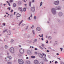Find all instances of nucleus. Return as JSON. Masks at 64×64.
<instances>
[{
  "label": "nucleus",
  "mask_w": 64,
  "mask_h": 64,
  "mask_svg": "<svg viewBox=\"0 0 64 64\" xmlns=\"http://www.w3.org/2000/svg\"><path fill=\"white\" fill-rule=\"evenodd\" d=\"M61 9V6H57L55 8H52L51 10V12L53 15L56 14V10H60Z\"/></svg>",
  "instance_id": "nucleus-1"
},
{
  "label": "nucleus",
  "mask_w": 64,
  "mask_h": 64,
  "mask_svg": "<svg viewBox=\"0 0 64 64\" xmlns=\"http://www.w3.org/2000/svg\"><path fill=\"white\" fill-rule=\"evenodd\" d=\"M18 62L20 64H24V61L21 59H19Z\"/></svg>",
  "instance_id": "nucleus-2"
},
{
  "label": "nucleus",
  "mask_w": 64,
  "mask_h": 64,
  "mask_svg": "<svg viewBox=\"0 0 64 64\" xmlns=\"http://www.w3.org/2000/svg\"><path fill=\"white\" fill-rule=\"evenodd\" d=\"M10 53H11L12 54H14V48H10Z\"/></svg>",
  "instance_id": "nucleus-3"
},
{
  "label": "nucleus",
  "mask_w": 64,
  "mask_h": 64,
  "mask_svg": "<svg viewBox=\"0 0 64 64\" xmlns=\"http://www.w3.org/2000/svg\"><path fill=\"white\" fill-rule=\"evenodd\" d=\"M59 1L57 0L56 1H54V4L55 5H58L59 4Z\"/></svg>",
  "instance_id": "nucleus-4"
},
{
  "label": "nucleus",
  "mask_w": 64,
  "mask_h": 64,
  "mask_svg": "<svg viewBox=\"0 0 64 64\" xmlns=\"http://www.w3.org/2000/svg\"><path fill=\"white\" fill-rule=\"evenodd\" d=\"M20 52L21 54H23L24 53V50L22 48H20Z\"/></svg>",
  "instance_id": "nucleus-5"
},
{
  "label": "nucleus",
  "mask_w": 64,
  "mask_h": 64,
  "mask_svg": "<svg viewBox=\"0 0 64 64\" xmlns=\"http://www.w3.org/2000/svg\"><path fill=\"white\" fill-rule=\"evenodd\" d=\"M58 15L59 16L61 17L63 15V13L62 12H59L58 13Z\"/></svg>",
  "instance_id": "nucleus-6"
},
{
  "label": "nucleus",
  "mask_w": 64,
  "mask_h": 64,
  "mask_svg": "<svg viewBox=\"0 0 64 64\" xmlns=\"http://www.w3.org/2000/svg\"><path fill=\"white\" fill-rule=\"evenodd\" d=\"M34 63L35 64H39V61L37 60H35L34 61Z\"/></svg>",
  "instance_id": "nucleus-7"
},
{
  "label": "nucleus",
  "mask_w": 64,
  "mask_h": 64,
  "mask_svg": "<svg viewBox=\"0 0 64 64\" xmlns=\"http://www.w3.org/2000/svg\"><path fill=\"white\" fill-rule=\"evenodd\" d=\"M36 29L37 31H40L41 30V28L39 27H37L36 28Z\"/></svg>",
  "instance_id": "nucleus-8"
},
{
  "label": "nucleus",
  "mask_w": 64,
  "mask_h": 64,
  "mask_svg": "<svg viewBox=\"0 0 64 64\" xmlns=\"http://www.w3.org/2000/svg\"><path fill=\"white\" fill-rule=\"evenodd\" d=\"M31 10L32 11V12H34L35 11V8L34 7H32V8H31Z\"/></svg>",
  "instance_id": "nucleus-9"
},
{
  "label": "nucleus",
  "mask_w": 64,
  "mask_h": 64,
  "mask_svg": "<svg viewBox=\"0 0 64 64\" xmlns=\"http://www.w3.org/2000/svg\"><path fill=\"white\" fill-rule=\"evenodd\" d=\"M18 10H19V11H20L22 12V11H23V10H22V8L21 7H18Z\"/></svg>",
  "instance_id": "nucleus-10"
},
{
  "label": "nucleus",
  "mask_w": 64,
  "mask_h": 64,
  "mask_svg": "<svg viewBox=\"0 0 64 64\" xmlns=\"http://www.w3.org/2000/svg\"><path fill=\"white\" fill-rule=\"evenodd\" d=\"M5 61H9V58H8L7 56H6L5 58Z\"/></svg>",
  "instance_id": "nucleus-11"
},
{
  "label": "nucleus",
  "mask_w": 64,
  "mask_h": 64,
  "mask_svg": "<svg viewBox=\"0 0 64 64\" xmlns=\"http://www.w3.org/2000/svg\"><path fill=\"white\" fill-rule=\"evenodd\" d=\"M27 53L28 54L30 55L32 54V52H31V51L30 50H28L27 52Z\"/></svg>",
  "instance_id": "nucleus-12"
},
{
  "label": "nucleus",
  "mask_w": 64,
  "mask_h": 64,
  "mask_svg": "<svg viewBox=\"0 0 64 64\" xmlns=\"http://www.w3.org/2000/svg\"><path fill=\"white\" fill-rule=\"evenodd\" d=\"M38 56L40 58H43V55L41 54H38Z\"/></svg>",
  "instance_id": "nucleus-13"
},
{
  "label": "nucleus",
  "mask_w": 64,
  "mask_h": 64,
  "mask_svg": "<svg viewBox=\"0 0 64 64\" xmlns=\"http://www.w3.org/2000/svg\"><path fill=\"white\" fill-rule=\"evenodd\" d=\"M53 33L55 34H57V31L56 30H53Z\"/></svg>",
  "instance_id": "nucleus-14"
},
{
  "label": "nucleus",
  "mask_w": 64,
  "mask_h": 64,
  "mask_svg": "<svg viewBox=\"0 0 64 64\" xmlns=\"http://www.w3.org/2000/svg\"><path fill=\"white\" fill-rule=\"evenodd\" d=\"M16 16L17 17H19L21 16V14H16Z\"/></svg>",
  "instance_id": "nucleus-15"
},
{
  "label": "nucleus",
  "mask_w": 64,
  "mask_h": 64,
  "mask_svg": "<svg viewBox=\"0 0 64 64\" xmlns=\"http://www.w3.org/2000/svg\"><path fill=\"white\" fill-rule=\"evenodd\" d=\"M48 38L49 40H51V39H52V37L50 36H49L48 37Z\"/></svg>",
  "instance_id": "nucleus-16"
},
{
  "label": "nucleus",
  "mask_w": 64,
  "mask_h": 64,
  "mask_svg": "<svg viewBox=\"0 0 64 64\" xmlns=\"http://www.w3.org/2000/svg\"><path fill=\"white\" fill-rule=\"evenodd\" d=\"M30 62L29 61H27L26 62V63L27 64H30Z\"/></svg>",
  "instance_id": "nucleus-17"
},
{
  "label": "nucleus",
  "mask_w": 64,
  "mask_h": 64,
  "mask_svg": "<svg viewBox=\"0 0 64 64\" xmlns=\"http://www.w3.org/2000/svg\"><path fill=\"white\" fill-rule=\"evenodd\" d=\"M7 57H8V59H9V60H11V59H12V58L11 57V56H8Z\"/></svg>",
  "instance_id": "nucleus-18"
},
{
  "label": "nucleus",
  "mask_w": 64,
  "mask_h": 64,
  "mask_svg": "<svg viewBox=\"0 0 64 64\" xmlns=\"http://www.w3.org/2000/svg\"><path fill=\"white\" fill-rule=\"evenodd\" d=\"M16 4L15 3H14L13 5V7H16Z\"/></svg>",
  "instance_id": "nucleus-19"
},
{
  "label": "nucleus",
  "mask_w": 64,
  "mask_h": 64,
  "mask_svg": "<svg viewBox=\"0 0 64 64\" xmlns=\"http://www.w3.org/2000/svg\"><path fill=\"white\" fill-rule=\"evenodd\" d=\"M8 64H12V62H8L7 63Z\"/></svg>",
  "instance_id": "nucleus-20"
},
{
  "label": "nucleus",
  "mask_w": 64,
  "mask_h": 64,
  "mask_svg": "<svg viewBox=\"0 0 64 64\" xmlns=\"http://www.w3.org/2000/svg\"><path fill=\"white\" fill-rule=\"evenodd\" d=\"M4 47L5 49H7L8 47V46L7 45L5 46Z\"/></svg>",
  "instance_id": "nucleus-21"
},
{
  "label": "nucleus",
  "mask_w": 64,
  "mask_h": 64,
  "mask_svg": "<svg viewBox=\"0 0 64 64\" xmlns=\"http://www.w3.org/2000/svg\"><path fill=\"white\" fill-rule=\"evenodd\" d=\"M31 2H30L29 3V6L31 7Z\"/></svg>",
  "instance_id": "nucleus-22"
},
{
  "label": "nucleus",
  "mask_w": 64,
  "mask_h": 64,
  "mask_svg": "<svg viewBox=\"0 0 64 64\" xmlns=\"http://www.w3.org/2000/svg\"><path fill=\"white\" fill-rule=\"evenodd\" d=\"M26 8H24L23 9L24 11V12L26 11Z\"/></svg>",
  "instance_id": "nucleus-23"
},
{
  "label": "nucleus",
  "mask_w": 64,
  "mask_h": 64,
  "mask_svg": "<svg viewBox=\"0 0 64 64\" xmlns=\"http://www.w3.org/2000/svg\"><path fill=\"white\" fill-rule=\"evenodd\" d=\"M14 40L13 39H11L10 40V42H14Z\"/></svg>",
  "instance_id": "nucleus-24"
},
{
  "label": "nucleus",
  "mask_w": 64,
  "mask_h": 64,
  "mask_svg": "<svg viewBox=\"0 0 64 64\" xmlns=\"http://www.w3.org/2000/svg\"><path fill=\"white\" fill-rule=\"evenodd\" d=\"M41 46H42V47H44V46H45V45H44V44H42Z\"/></svg>",
  "instance_id": "nucleus-25"
},
{
  "label": "nucleus",
  "mask_w": 64,
  "mask_h": 64,
  "mask_svg": "<svg viewBox=\"0 0 64 64\" xmlns=\"http://www.w3.org/2000/svg\"><path fill=\"white\" fill-rule=\"evenodd\" d=\"M42 4H43V2H41L40 3V7H41V6H42Z\"/></svg>",
  "instance_id": "nucleus-26"
},
{
  "label": "nucleus",
  "mask_w": 64,
  "mask_h": 64,
  "mask_svg": "<svg viewBox=\"0 0 64 64\" xmlns=\"http://www.w3.org/2000/svg\"><path fill=\"white\" fill-rule=\"evenodd\" d=\"M32 58H35V56H31Z\"/></svg>",
  "instance_id": "nucleus-27"
},
{
  "label": "nucleus",
  "mask_w": 64,
  "mask_h": 64,
  "mask_svg": "<svg viewBox=\"0 0 64 64\" xmlns=\"http://www.w3.org/2000/svg\"><path fill=\"white\" fill-rule=\"evenodd\" d=\"M39 47L42 50H43V48L41 46H39Z\"/></svg>",
  "instance_id": "nucleus-28"
},
{
  "label": "nucleus",
  "mask_w": 64,
  "mask_h": 64,
  "mask_svg": "<svg viewBox=\"0 0 64 64\" xmlns=\"http://www.w3.org/2000/svg\"><path fill=\"white\" fill-rule=\"evenodd\" d=\"M28 26H26V27L25 28V30H27V29H28Z\"/></svg>",
  "instance_id": "nucleus-29"
},
{
  "label": "nucleus",
  "mask_w": 64,
  "mask_h": 64,
  "mask_svg": "<svg viewBox=\"0 0 64 64\" xmlns=\"http://www.w3.org/2000/svg\"><path fill=\"white\" fill-rule=\"evenodd\" d=\"M32 32L34 34H35V32L34 31V30H32Z\"/></svg>",
  "instance_id": "nucleus-30"
},
{
  "label": "nucleus",
  "mask_w": 64,
  "mask_h": 64,
  "mask_svg": "<svg viewBox=\"0 0 64 64\" xmlns=\"http://www.w3.org/2000/svg\"><path fill=\"white\" fill-rule=\"evenodd\" d=\"M18 5H20L21 4V2H18Z\"/></svg>",
  "instance_id": "nucleus-31"
},
{
  "label": "nucleus",
  "mask_w": 64,
  "mask_h": 64,
  "mask_svg": "<svg viewBox=\"0 0 64 64\" xmlns=\"http://www.w3.org/2000/svg\"><path fill=\"white\" fill-rule=\"evenodd\" d=\"M18 55L19 57H21V54H18Z\"/></svg>",
  "instance_id": "nucleus-32"
},
{
  "label": "nucleus",
  "mask_w": 64,
  "mask_h": 64,
  "mask_svg": "<svg viewBox=\"0 0 64 64\" xmlns=\"http://www.w3.org/2000/svg\"><path fill=\"white\" fill-rule=\"evenodd\" d=\"M39 64H44V63L42 62H41L39 63Z\"/></svg>",
  "instance_id": "nucleus-33"
},
{
  "label": "nucleus",
  "mask_w": 64,
  "mask_h": 64,
  "mask_svg": "<svg viewBox=\"0 0 64 64\" xmlns=\"http://www.w3.org/2000/svg\"><path fill=\"white\" fill-rule=\"evenodd\" d=\"M42 54L44 56V57H46V54H43V53H42Z\"/></svg>",
  "instance_id": "nucleus-34"
},
{
  "label": "nucleus",
  "mask_w": 64,
  "mask_h": 64,
  "mask_svg": "<svg viewBox=\"0 0 64 64\" xmlns=\"http://www.w3.org/2000/svg\"><path fill=\"white\" fill-rule=\"evenodd\" d=\"M46 57H44V61H45L46 60Z\"/></svg>",
  "instance_id": "nucleus-35"
},
{
  "label": "nucleus",
  "mask_w": 64,
  "mask_h": 64,
  "mask_svg": "<svg viewBox=\"0 0 64 64\" xmlns=\"http://www.w3.org/2000/svg\"><path fill=\"white\" fill-rule=\"evenodd\" d=\"M34 42H35L37 41V39H36L34 40Z\"/></svg>",
  "instance_id": "nucleus-36"
},
{
  "label": "nucleus",
  "mask_w": 64,
  "mask_h": 64,
  "mask_svg": "<svg viewBox=\"0 0 64 64\" xmlns=\"http://www.w3.org/2000/svg\"><path fill=\"white\" fill-rule=\"evenodd\" d=\"M34 19H36V17L35 16H34Z\"/></svg>",
  "instance_id": "nucleus-37"
},
{
  "label": "nucleus",
  "mask_w": 64,
  "mask_h": 64,
  "mask_svg": "<svg viewBox=\"0 0 64 64\" xmlns=\"http://www.w3.org/2000/svg\"><path fill=\"white\" fill-rule=\"evenodd\" d=\"M34 0H32V3H34Z\"/></svg>",
  "instance_id": "nucleus-38"
},
{
  "label": "nucleus",
  "mask_w": 64,
  "mask_h": 64,
  "mask_svg": "<svg viewBox=\"0 0 64 64\" xmlns=\"http://www.w3.org/2000/svg\"><path fill=\"white\" fill-rule=\"evenodd\" d=\"M60 50H61V51H62V50H63V48H60Z\"/></svg>",
  "instance_id": "nucleus-39"
},
{
  "label": "nucleus",
  "mask_w": 64,
  "mask_h": 64,
  "mask_svg": "<svg viewBox=\"0 0 64 64\" xmlns=\"http://www.w3.org/2000/svg\"><path fill=\"white\" fill-rule=\"evenodd\" d=\"M8 9L9 10H10V7L8 8Z\"/></svg>",
  "instance_id": "nucleus-40"
},
{
  "label": "nucleus",
  "mask_w": 64,
  "mask_h": 64,
  "mask_svg": "<svg viewBox=\"0 0 64 64\" xmlns=\"http://www.w3.org/2000/svg\"><path fill=\"white\" fill-rule=\"evenodd\" d=\"M48 49H51V47H48Z\"/></svg>",
  "instance_id": "nucleus-41"
},
{
  "label": "nucleus",
  "mask_w": 64,
  "mask_h": 64,
  "mask_svg": "<svg viewBox=\"0 0 64 64\" xmlns=\"http://www.w3.org/2000/svg\"><path fill=\"white\" fill-rule=\"evenodd\" d=\"M45 61H46V62H47L48 61V60H47V59H46Z\"/></svg>",
  "instance_id": "nucleus-42"
},
{
  "label": "nucleus",
  "mask_w": 64,
  "mask_h": 64,
  "mask_svg": "<svg viewBox=\"0 0 64 64\" xmlns=\"http://www.w3.org/2000/svg\"><path fill=\"white\" fill-rule=\"evenodd\" d=\"M24 25H25V24H23L22 25V26H23Z\"/></svg>",
  "instance_id": "nucleus-43"
},
{
  "label": "nucleus",
  "mask_w": 64,
  "mask_h": 64,
  "mask_svg": "<svg viewBox=\"0 0 64 64\" xmlns=\"http://www.w3.org/2000/svg\"><path fill=\"white\" fill-rule=\"evenodd\" d=\"M10 3H12V2H13V0H10Z\"/></svg>",
  "instance_id": "nucleus-44"
},
{
  "label": "nucleus",
  "mask_w": 64,
  "mask_h": 64,
  "mask_svg": "<svg viewBox=\"0 0 64 64\" xmlns=\"http://www.w3.org/2000/svg\"><path fill=\"white\" fill-rule=\"evenodd\" d=\"M57 59H59V60H61V59L59 58H58Z\"/></svg>",
  "instance_id": "nucleus-45"
},
{
  "label": "nucleus",
  "mask_w": 64,
  "mask_h": 64,
  "mask_svg": "<svg viewBox=\"0 0 64 64\" xmlns=\"http://www.w3.org/2000/svg\"><path fill=\"white\" fill-rule=\"evenodd\" d=\"M3 25H4V26H5V23H4L2 24Z\"/></svg>",
  "instance_id": "nucleus-46"
},
{
  "label": "nucleus",
  "mask_w": 64,
  "mask_h": 64,
  "mask_svg": "<svg viewBox=\"0 0 64 64\" xmlns=\"http://www.w3.org/2000/svg\"><path fill=\"white\" fill-rule=\"evenodd\" d=\"M35 54H38V53L37 52H35Z\"/></svg>",
  "instance_id": "nucleus-47"
},
{
  "label": "nucleus",
  "mask_w": 64,
  "mask_h": 64,
  "mask_svg": "<svg viewBox=\"0 0 64 64\" xmlns=\"http://www.w3.org/2000/svg\"><path fill=\"white\" fill-rule=\"evenodd\" d=\"M8 5L9 6H10V3H9V2H8Z\"/></svg>",
  "instance_id": "nucleus-48"
},
{
  "label": "nucleus",
  "mask_w": 64,
  "mask_h": 64,
  "mask_svg": "<svg viewBox=\"0 0 64 64\" xmlns=\"http://www.w3.org/2000/svg\"><path fill=\"white\" fill-rule=\"evenodd\" d=\"M35 50H38V49H37V48H35L34 49Z\"/></svg>",
  "instance_id": "nucleus-49"
},
{
  "label": "nucleus",
  "mask_w": 64,
  "mask_h": 64,
  "mask_svg": "<svg viewBox=\"0 0 64 64\" xmlns=\"http://www.w3.org/2000/svg\"><path fill=\"white\" fill-rule=\"evenodd\" d=\"M41 40H42V41H43L44 40H43V38H42L41 39Z\"/></svg>",
  "instance_id": "nucleus-50"
},
{
  "label": "nucleus",
  "mask_w": 64,
  "mask_h": 64,
  "mask_svg": "<svg viewBox=\"0 0 64 64\" xmlns=\"http://www.w3.org/2000/svg\"><path fill=\"white\" fill-rule=\"evenodd\" d=\"M26 59H29V58L28 57H27L26 58Z\"/></svg>",
  "instance_id": "nucleus-51"
},
{
  "label": "nucleus",
  "mask_w": 64,
  "mask_h": 64,
  "mask_svg": "<svg viewBox=\"0 0 64 64\" xmlns=\"http://www.w3.org/2000/svg\"><path fill=\"white\" fill-rule=\"evenodd\" d=\"M6 32V31H5V30H4L3 31V33H4V32Z\"/></svg>",
  "instance_id": "nucleus-52"
},
{
  "label": "nucleus",
  "mask_w": 64,
  "mask_h": 64,
  "mask_svg": "<svg viewBox=\"0 0 64 64\" xmlns=\"http://www.w3.org/2000/svg\"><path fill=\"white\" fill-rule=\"evenodd\" d=\"M30 17H32V14H31V16H30Z\"/></svg>",
  "instance_id": "nucleus-53"
},
{
  "label": "nucleus",
  "mask_w": 64,
  "mask_h": 64,
  "mask_svg": "<svg viewBox=\"0 0 64 64\" xmlns=\"http://www.w3.org/2000/svg\"><path fill=\"white\" fill-rule=\"evenodd\" d=\"M55 63H56V64L57 63H58V62H57V61H56L55 62Z\"/></svg>",
  "instance_id": "nucleus-54"
},
{
  "label": "nucleus",
  "mask_w": 64,
  "mask_h": 64,
  "mask_svg": "<svg viewBox=\"0 0 64 64\" xmlns=\"http://www.w3.org/2000/svg\"><path fill=\"white\" fill-rule=\"evenodd\" d=\"M46 52H49V50H46Z\"/></svg>",
  "instance_id": "nucleus-55"
},
{
  "label": "nucleus",
  "mask_w": 64,
  "mask_h": 64,
  "mask_svg": "<svg viewBox=\"0 0 64 64\" xmlns=\"http://www.w3.org/2000/svg\"><path fill=\"white\" fill-rule=\"evenodd\" d=\"M50 34H52V31H51L50 32Z\"/></svg>",
  "instance_id": "nucleus-56"
},
{
  "label": "nucleus",
  "mask_w": 64,
  "mask_h": 64,
  "mask_svg": "<svg viewBox=\"0 0 64 64\" xmlns=\"http://www.w3.org/2000/svg\"><path fill=\"white\" fill-rule=\"evenodd\" d=\"M9 31V32L10 33H11V31H10V30H8Z\"/></svg>",
  "instance_id": "nucleus-57"
},
{
  "label": "nucleus",
  "mask_w": 64,
  "mask_h": 64,
  "mask_svg": "<svg viewBox=\"0 0 64 64\" xmlns=\"http://www.w3.org/2000/svg\"><path fill=\"white\" fill-rule=\"evenodd\" d=\"M48 21L49 22H50V19L49 18L48 20Z\"/></svg>",
  "instance_id": "nucleus-58"
},
{
  "label": "nucleus",
  "mask_w": 64,
  "mask_h": 64,
  "mask_svg": "<svg viewBox=\"0 0 64 64\" xmlns=\"http://www.w3.org/2000/svg\"><path fill=\"white\" fill-rule=\"evenodd\" d=\"M11 12H13V10H11Z\"/></svg>",
  "instance_id": "nucleus-59"
},
{
  "label": "nucleus",
  "mask_w": 64,
  "mask_h": 64,
  "mask_svg": "<svg viewBox=\"0 0 64 64\" xmlns=\"http://www.w3.org/2000/svg\"><path fill=\"white\" fill-rule=\"evenodd\" d=\"M56 55H57V56H58V55H59V54L58 53H57L56 54Z\"/></svg>",
  "instance_id": "nucleus-60"
},
{
  "label": "nucleus",
  "mask_w": 64,
  "mask_h": 64,
  "mask_svg": "<svg viewBox=\"0 0 64 64\" xmlns=\"http://www.w3.org/2000/svg\"><path fill=\"white\" fill-rule=\"evenodd\" d=\"M5 31H7V30H8V29H6V30H5Z\"/></svg>",
  "instance_id": "nucleus-61"
},
{
  "label": "nucleus",
  "mask_w": 64,
  "mask_h": 64,
  "mask_svg": "<svg viewBox=\"0 0 64 64\" xmlns=\"http://www.w3.org/2000/svg\"><path fill=\"white\" fill-rule=\"evenodd\" d=\"M46 43H48V40L46 42Z\"/></svg>",
  "instance_id": "nucleus-62"
},
{
  "label": "nucleus",
  "mask_w": 64,
  "mask_h": 64,
  "mask_svg": "<svg viewBox=\"0 0 64 64\" xmlns=\"http://www.w3.org/2000/svg\"><path fill=\"white\" fill-rule=\"evenodd\" d=\"M7 55H9V53H8H8H7Z\"/></svg>",
  "instance_id": "nucleus-63"
},
{
  "label": "nucleus",
  "mask_w": 64,
  "mask_h": 64,
  "mask_svg": "<svg viewBox=\"0 0 64 64\" xmlns=\"http://www.w3.org/2000/svg\"><path fill=\"white\" fill-rule=\"evenodd\" d=\"M61 64H64V63H61Z\"/></svg>",
  "instance_id": "nucleus-64"
}]
</instances>
